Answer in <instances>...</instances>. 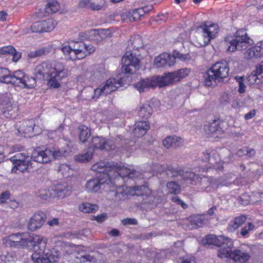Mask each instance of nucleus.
<instances>
[{
	"label": "nucleus",
	"instance_id": "f257e3e1",
	"mask_svg": "<svg viewBox=\"0 0 263 263\" xmlns=\"http://www.w3.org/2000/svg\"><path fill=\"white\" fill-rule=\"evenodd\" d=\"M210 238L212 239L211 242L219 247L217 255L220 258H230L234 263H246L251 257V248L248 246H241L239 249L232 251L233 242L230 238L222 235L207 236V239Z\"/></svg>",
	"mask_w": 263,
	"mask_h": 263
},
{
	"label": "nucleus",
	"instance_id": "f03ea898",
	"mask_svg": "<svg viewBox=\"0 0 263 263\" xmlns=\"http://www.w3.org/2000/svg\"><path fill=\"white\" fill-rule=\"evenodd\" d=\"M68 73V69L60 62H43L34 69L36 79L47 80L48 85L52 88H59L60 82L67 77Z\"/></svg>",
	"mask_w": 263,
	"mask_h": 263
},
{
	"label": "nucleus",
	"instance_id": "7ed1b4c3",
	"mask_svg": "<svg viewBox=\"0 0 263 263\" xmlns=\"http://www.w3.org/2000/svg\"><path fill=\"white\" fill-rule=\"evenodd\" d=\"M91 170L98 173L106 172V176L111 184H114V180L119 178L128 177L133 178L137 176V172L127 167L115 165L113 162L101 161L92 165Z\"/></svg>",
	"mask_w": 263,
	"mask_h": 263
},
{
	"label": "nucleus",
	"instance_id": "20e7f679",
	"mask_svg": "<svg viewBox=\"0 0 263 263\" xmlns=\"http://www.w3.org/2000/svg\"><path fill=\"white\" fill-rule=\"evenodd\" d=\"M114 193L115 200L117 201L126 200L131 196H137L144 197L145 203L156 204L158 202L156 196L152 194V191L146 185L120 186L116 189Z\"/></svg>",
	"mask_w": 263,
	"mask_h": 263
},
{
	"label": "nucleus",
	"instance_id": "39448f33",
	"mask_svg": "<svg viewBox=\"0 0 263 263\" xmlns=\"http://www.w3.org/2000/svg\"><path fill=\"white\" fill-rule=\"evenodd\" d=\"M0 82L10 83L22 88H32L36 85V80L32 77L25 74L21 70L11 74L7 68L0 67Z\"/></svg>",
	"mask_w": 263,
	"mask_h": 263
},
{
	"label": "nucleus",
	"instance_id": "423d86ee",
	"mask_svg": "<svg viewBox=\"0 0 263 263\" xmlns=\"http://www.w3.org/2000/svg\"><path fill=\"white\" fill-rule=\"evenodd\" d=\"M61 50L67 59L74 61L84 58L93 52L95 48L82 41H71L68 45L62 47Z\"/></svg>",
	"mask_w": 263,
	"mask_h": 263
},
{
	"label": "nucleus",
	"instance_id": "0eeeda50",
	"mask_svg": "<svg viewBox=\"0 0 263 263\" xmlns=\"http://www.w3.org/2000/svg\"><path fill=\"white\" fill-rule=\"evenodd\" d=\"M229 67L225 61L216 62L207 71L204 76V84L208 86H215L217 81L219 82L228 77Z\"/></svg>",
	"mask_w": 263,
	"mask_h": 263
},
{
	"label": "nucleus",
	"instance_id": "6e6552de",
	"mask_svg": "<svg viewBox=\"0 0 263 263\" xmlns=\"http://www.w3.org/2000/svg\"><path fill=\"white\" fill-rule=\"evenodd\" d=\"M219 30V26L216 24H205L197 32L196 37L197 44L201 47L206 46L211 40L217 36Z\"/></svg>",
	"mask_w": 263,
	"mask_h": 263
},
{
	"label": "nucleus",
	"instance_id": "1a4fd4ad",
	"mask_svg": "<svg viewBox=\"0 0 263 263\" xmlns=\"http://www.w3.org/2000/svg\"><path fill=\"white\" fill-rule=\"evenodd\" d=\"M229 44L228 51L232 52L247 49L253 44V41L248 35L246 31L242 29L236 32L235 39L230 41Z\"/></svg>",
	"mask_w": 263,
	"mask_h": 263
},
{
	"label": "nucleus",
	"instance_id": "9d476101",
	"mask_svg": "<svg viewBox=\"0 0 263 263\" xmlns=\"http://www.w3.org/2000/svg\"><path fill=\"white\" fill-rule=\"evenodd\" d=\"M66 151L57 148H46L44 151H34L32 159L34 162L47 163L53 159H58L64 156Z\"/></svg>",
	"mask_w": 263,
	"mask_h": 263
},
{
	"label": "nucleus",
	"instance_id": "9b49d317",
	"mask_svg": "<svg viewBox=\"0 0 263 263\" xmlns=\"http://www.w3.org/2000/svg\"><path fill=\"white\" fill-rule=\"evenodd\" d=\"M140 60L130 52H126L122 58V69L125 74L135 73L139 68Z\"/></svg>",
	"mask_w": 263,
	"mask_h": 263
},
{
	"label": "nucleus",
	"instance_id": "f8f14e48",
	"mask_svg": "<svg viewBox=\"0 0 263 263\" xmlns=\"http://www.w3.org/2000/svg\"><path fill=\"white\" fill-rule=\"evenodd\" d=\"M122 86L120 79H109L103 86L100 85L99 88L93 90L92 99H97L101 95H107L114 91Z\"/></svg>",
	"mask_w": 263,
	"mask_h": 263
},
{
	"label": "nucleus",
	"instance_id": "ddd939ff",
	"mask_svg": "<svg viewBox=\"0 0 263 263\" xmlns=\"http://www.w3.org/2000/svg\"><path fill=\"white\" fill-rule=\"evenodd\" d=\"M102 176L92 178L87 181L85 187L87 191L90 193H96L102 189L105 184H108L110 182L106 176V172L101 173Z\"/></svg>",
	"mask_w": 263,
	"mask_h": 263
},
{
	"label": "nucleus",
	"instance_id": "4468645a",
	"mask_svg": "<svg viewBox=\"0 0 263 263\" xmlns=\"http://www.w3.org/2000/svg\"><path fill=\"white\" fill-rule=\"evenodd\" d=\"M36 259L34 258V252L31 258L34 263H54L59 258V253L54 250L45 249L40 251Z\"/></svg>",
	"mask_w": 263,
	"mask_h": 263
},
{
	"label": "nucleus",
	"instance_id": "2eb2a0df",
	"mask_svg": "<svg viewBox=\"0 0 263 263\" xmlns=\"http://www.w3.org/2000/svg\"><path fill=\"white\" fill-rule=\"evenodd\" d=\"M7 246L20 247L28 245L29 241L27 233L13 234L5 238Z\"/></svg>",
	"mask_w": 263,
	"mask_h": 263
},
{
	"label": "nucleus",
	"instance_id": "dca6fc26",
	"mask_svg": "<svg viewBox=\"0 0 263 263\" xmlns=\"http://www.w3.org/2000/svg\"><path fill=\"white\" fill-rule=\"evenodd\" d=\"M196 177H197L194 178V183L192 184L197 185L201 191L209 192L212 188L217 187L219 186L216 179L213 180L211 178L205 176L200 177L197 175H196Z\"/></svg>",
	"mask_w": 263,
	"mask_h": 263
},
{
	"label": "nucleus",
	"instance_id": "f3484780",
	"mask_svg": "<svg viewBox=\"0 0 263 263\" xmlns=\"http://www.w3.org/2000/svg\"><path fill=\"white\" fill-rule=\"evenodd\" d=\"M166 175L172 177H181L189 183H194V178L196 177L194 173L184 171L179 167H169L166 170Z\"/></svg>",
	"mask_w": 263,
	"mask_h": 263
},
{
	"label": "nucleus",
	"instance_id": "a211bd4d",
	"mask_svg": "<svg viewBox=\"0 0 263 263\" xmlns=\"http://www.w3.org/2000/svg\"><path fill=\"white\" fill-rule=\"evenodd\" d=\"M89 147L93 148V152L95 149H105L109 151L115 148L114 141L110 140H105L99 137H92Z\"/></svg>",
	"mask_w": 263,
	"mask_h": 263
},
{
	"label": "nucleus",
	"instance_id": "6ab92c4d",
	"mask_svg": "<svg viewBox=\"0 0 263 263\" xmlns=\"http://www.w3.org/2000/svg\"><path fill=\"white\" fill-rule=\"evenodd\" d=\"M29 242H30L32 245L34 252V258L36 259L39 256L38 254L40 251L46 249L47 240L42 236L35 235L29 239Z\"/></svg>",
	"mask_w": 263,
	"mask_h": 263
},
{
	"label": "nucleus",
	"instance_id": "aec40b11",
	"mask_svg": "<svg viewBox=\"0 0 263 263\" xmlns=\"http://www.w3.org/2000/svg\"><path fill=\"white\" fill-rule=\"evenodd\" d=\"M175 63V57L167 53L160 54L154 61V65L157 68L171 67Z\"/></svg>",
	"mask_w": 263,
	"mask_h": 263
},
{
	"label": "nucleus",
	"instance_id": "412c9836",
	"mask_svg": "<svg viewBox=\"0 0 263 263\" xmlns=\"http://www.w3.org/2000/svg\"><path fill=\"white\" fill-rule=\"evenodd\" d=\"M140 93L146 91L150 88L158 86L156 77L142 79L134 85Z\"/></svg>",
	"mask_w": 263,
	"mask_h": 263
},
{
	"label": "nucleus",
	"instance_id": "4be33fe9",
	"mask_svg": "<svg viewBox=\"0 0 263 263\" xmlns=\"http://www.w3.org/2000/svg\"><path fill=\"white\" fill-rule=\"evenodd\" d=\"M34 121L33 119L24 120L18 126L17 130L19 134L24 137H30L36 129Z\"/></svg>",
	"mask_w": 263,
	"mask_h": 263
},
{
	"label": "nucleus",
	"instance_id": "5701e85b",
	"mask_svg": "<svg viewBox=\"0 0 263 263\" xmlns=\"http://www.w3.org/2000/svg\"><path fill=\"white\" fill-rule=\"evenodd\" d=\"M45 219L46 215L44 212H40L34 214L28 222V229L33 231L40 228L45 222Z\"/></svg>",
	"mask_w": 263,
	"mask_h": 263
},
{
	"label": "nucleus",
	"instance_id": "b1692460",
	"mask_svg": "<svg viewBox=\"0 0 263 263\" xmlns=\"http://www.w3.org/2000/svg\"><path fill=\"white\" fill-rule=\"evenodd\" d=\"M145 10L143 8L130 10L127 13H123L121 15V18L124 20L129 22H134L138 21L141 17L145 14Z\"/></svg>",
	"mask_w": 263,
	"mask_h": 263
},
{
	"label": "nucleus",
	"instance_id": "393cba45",
	"mask_svg": "<svg viewBox=\"0 0 263 263\" xmlns=\"http://www.w3.org/2000/svg\"><path fill=\"white\" fill-rule=\"evenodd\" d=\"M157 85L159 87H162L177 82L174 72H168L162 77L155 76Z\"/></svg>",
	"mask_w": 263,
	"mask_h": 263
},
{
	"label": "nucleus",
	"instance_id": "a878e982",
	"mask_svg": "<svg viewBox=\"0 0 263 263\" xmlns=\"http://www.w3.org/2000/svg\"><path fill=\"white\" fill-rule=\"evenodd\" d=\"M31 159L34 161L32 159V156L31 157H27L25 160L20 161V163L15 162V164H13V167L12 168V172L17 173V171H18L19 172L23 173L27 171L28 169L33 167L32 166L33 163L31 160Z\"/></svg>",
	"mask_w": 263,
	"mask_h": 263
},
{
	"label": "nucleus",
	"instance_id": "bb28decb",
	"mask_svg": "<svg viewBox=\"0 0 263 263\" xmlns=\"http://www.w3.org/2000/svg\"><path fill=\"white\" fill-rule=\"evenodd\" d=\"M149 128V123L145 121L137 122L135 125L133 133L139 138L144 136Z\"/></svg>",
	"mask_w": 263,
	"mask_h": 263
},
{
	"label": "nucleus",
	"instance_id": "cd10ccee",
	"mask_svg": "<svg viewBox=\"0 0 263 263\" xmlns=\"http://www.w3.org/2000/svg\"><path fill=\"white\" fill-rule=\"evenodd\" d=\"M106 258L105 256L100 253H98L95 256L89 254H85L81 257V261H89L91 263H105Z\"/></svg>",
	"mask_w": 263,
	"mask_h": 263
},
{
	"label": "nucleus",
	"instance_id": "c85d7f7f",
	"mask_svg": "<svg viewBox=\"0 0 263 263\" xmlns=\"http://www.w3.org/2000/svg\"><path fill=\"white\" fill-rule=\"evenodd\" d=\"M202 161L209 162L211 166L214 167L220 161V158L219 155L215 151H212L210 153L206 152L203 153Z\"/></svg>",
	"mask_w": 263,
	"mask_h": 263
},
{
	"label": "nucleus",
	"instance_id": "c756f323",
	"mask_svg": "<svg viewBox=\"0 0 263 263\" xmlns=\"http://www.w3.org/2000/svg\"><path fill=\"white\" fill-rule=\"evenodd\" d=\"M263 78V61L256 66V70L253 71L248 77V80L251 83H255L257 79Z\"/></svg>",
	"mask_w": 263,
	"mask_h": 263
},
{
	"label": "nucleus",
	"instance_id": "7c9ffc66",
	"mask_svg": "<svg viewBox=\"0 0 263 263\" xmlns=\"http://www.w3.org/2000/svg\"><path fill=\"white\" fill-rule=\"evenodd\" d=\"M190 222L191 229L202 227L205 224L204 215H195L191 217Z\"/></svg>",
	"mask_w": 263,
	"mask_h": 263
},
{
	"label": "nucleus",
	"instance_id": "2f4dec72",
	"mask_svg": "<svg viewBox=\"0 0 263 263\" xmlns=\"http://www.w3.org/2000/svg\"><path fill=\"white\" fill-rule=\"evenodd\" d=\"M93 154V148L88 147L86 153L75 156L74 159L77 162L86 163L91 160Z\"/></svg>",
	"mask_w": 263,
	"mask_h": 263
},
{
	"label": "nucleus",
	"instance_id": "473e14b6",
	"mask_svg": "<svg viewBox=\"0 0 263 263\" xmlns=\"http://www.w3.org/2000/svg\"><path fill=\"white\" fill-rule=\"evenodd\" d=\"M78 129L80 141L83 143L86 142L91 135L90 129L85 125H80Z\"/></svg>",
	"mask_w": 263,
	"mask_h": 263
},
{
	"label": "nucleus",
	"instance_id": "72a5a7b5",
	"mask_svg": "<svg viewBox=\"0 0 263 263\" xmlns=\"http://www.w3.org/2000/svg\"><path fill=\"white\" fill-rule=\"evenodd\" d=\"M79 209L80 211L84 213H94L98 210V206L96 204H92L88 202H84L79 205Z\"/></svg>",
	"mask_w": 263,
	"mask_h": 263
},
{
	"label": "nucleus",
	"instance_id": "f704fd0d",
	"mask_svg": "<svg viewBox=\"0 0 263 263\" xmlns=\"http://www.w3.org/2000/svg\"><path fill=\"white\" fill-rule=\"evenodd\" d=\"M55 191L58 197L61 198H63L70 194V191L66 184L58 185Z\"/></svg>",
	"mask_w": 263,
	"mask_h": 263
},
{
	"label": "nucleus",
	"instance_id": "c9c22d12",
	"mask_svg": "<svg viewBox=\"0 0 263 263\" xmlns=\"http://www.w3.org/2000/svg\"><path fill=\"white\" fill-rule=\"evenodd\" d=\"M152 107L147 104L142 105L138 110V115L142 118L147 119L151 115Z\"/></svg>",
	"mask_w": 263,
	"mask_h": 263
},
{
	"label": "nucleus",
	"instance_id": "e433bc0d",
	"mask_svg": "<svg viewBox=\"0 0 263 263\" xmlns=\"http://www.w3.org/2000/svg\"><path fill=\"white\" fill-rule=\"evenodd\" d=\"M49 51L47 47H44L40 49H35L30 51L28 53V56L31 59H34L37 57H41L44 54L49 53Z\"/></svg>",
	"mask_w": 263,
	"mask_h": 263
},
{
	"label": "nucleus",
	"instance_id": "4c0bfd02",
	"mask_svg": "<svg viewBox=\"0 0 263 263\" xmlns=\"http://www.w3.org/2000/svg\"><path fill=\"white\" fill-rule=\"evenodd\" d=\"M44 32L51 31L57 25L56 21L52 18L42 21Z\"/></svg>",
	"mask_w": 263,
	"mask_h": 263
},
{
	"label": "nucleus",
	"instance_id": "58836bf2",
	"mask_svg": "<svg viewBox=\"0 0 263 263\" xmlns=\"http://www.w3.org/2000/svg\"><path fill=\"white\" fill-rule=\"evenodd\" d=\"M86 34L85 37L90 40H95L97 42L102 41L101 39H100V35H99L98 30L92 29L86 31L83 33Z\"/></svg>",
	"mask_w": 263,
	"mask_h": 263
},
{
	"label": "nucleus",
	"instance_id": "ea45409f",
	"mask_svg": "<svg viewBox=\"0 0 263 263\" xmlns=\"http://www.w3.org/2000/svg\"><path fill=\"white\" fill-rule=\"evenodd\" d=\"M246 217L244 215L236 217L233 221H231L229 226L233 229H236L241 226L246 221Z\"/></svg>",
	"mask_w": 263,
	"mask_h": 263
},
{
	"label": "nucleus",
	"instance_id": "a19ab883",
	"mask_svg": "<svg viewBox=\"0 0 263 263\" xmlns=\"http://www.w3.org/2000/svg\"><path fill=\"white\" fill-rule=\"evenodd\" d=\"M255 151L253 148L248 147H244L239 149L237 151L236 155L239 157H242L243 155H247L250 157H252L255 156Z\"/></svg>",
	"mask_w": 263,
	"mask_h": 263
},
{
	"label": "nucleus",
	"instance_id": "79ce46f5",
	"mask_svg": "<svg viewBox=\"0 0 263 263\" xmlns=\"http://www.w3.org/2000/svg\"><path fill=\"white\" fill-rule=\"evenodd\" d=\"M60 9V5L59 3L53 0L49 2L47 5L45 10L48 13H53L57 12Z\"/></svg>",
	"mask_w": 263,
	"mask_h": 263
},
{
	"label": "nucleus",
	"instance_id": "37998d69",
	"mask_svg": "<svg viewBox=\"0 0 263 263\" xmlns=\"http://www.w3.org/2000/svg\"><path fill=\"white\" fill-rule=\"evenodd\" d=\"M58 171L64 177H68L72 174L73 171L69 165L62 164L60 165Z\"/></svg>",
	"mask_w": 263,
	"mask_h": 263
},
{
	"label": "nucleus",
	"instance_id": "c03bdc74",
	"mask_svg": "<svg viewBox=\"0 0 263 263\" xmlns=\"http://www.w3.org/2000/svg\"><path fill=\"white\" fill-rule=\"evenodd\" d=\"M166 187L171 194H178L180 192V186L175 181H171L167 183Z\"/></svg>",
	"mask_w": 263,
	"mask_h": 263
},
{
	"label": "nucleus",
	"instance_id": "a18cd8bd",
	"mask_svg": "<svg viewBox=\"0 0 263 263\" xmlns=\"http://www.w3.org/2000/svg\"><path fill=\"white\" fill-rule=\"evenodd\" d=\"M190 72V70L188 68L180 69L177 71H174L176 77V80H177V82L179 81L181 79L187 76Z\"/></svg>",
	"mask_w": 263,
	"mask_h": 263
},
{
	"label": "nucleus",
	"instance_id": "49530a36",
	"mask_svg": "<svg viewBox=\"0 0 263 263\" xmlns=\"http://www.w3.org/2000/svg\"><path fill=\"white\" fill-rule=\"evenodd\" d=\"M254 226L251 222L241 228L240 234L243 237H248L250 232L254 230Z\"/></svg>",
	"mask_w": 263,
	"mask_h": 263
},
{
	"label": "nucleus",
	"instance_id": "de8ad7c7",
	"mask_svg": "<svg viewBox=\"0 0 263 263\" xmlns=\"http://www.w3.org/2000/svg\"><path fill=\"white\" fill-rule=\"evenodd\" d=\"M27 157L30 156L25 154V153H18L15 155L14 156L11 157L10 160L13 164H15V162L20 163V161L25 160Z\"/></svg>",
	"mask_w": 263,
	"mask_h": 263
},
{
	"label": "nucleus",
	"instance_id": "09e8293b",
	"mask_svg": "<svg viewBox=\"0 0 263 263\" xmlns=\"http://www.w3.org/2000/svg\"><path fill=\"white\" fill-rule=\"evenodd\" d=\"M209 131L213 137H218L221 133V128L218 125L211 124L209 126Z\"/></svg>",
	"mask_w": 263,
	"mask_h": 263
},
{
	"label": "nucleus",
	"instance_id": "8fccbe9b",
	"mask_svg": "<svg viewBox=\"0 0 263 263\" xmlns=\"http://www.w3.org/2000/svg\"><path fill=\"white\" fill-rule=\"evenodd\" d=\"M42 21H39L33 23L30 27L32 32H44Z\"/></svg>",
	"mask_w": 263,
	"mask_h": 263
},
{
	"label": "nucleus",
	"instance_id": "3c124183",
	"mask_svg": "<svg viewBox=\"0 0 263 263\" xmlns=\"http://www.w3.org/2000/svg\"><path fill=\"white\" fill-rule=\"evenodd\" d=\"M132 44L133 46V48L137 49H139L143 47L142 39L139 35L135 36L133 38Z\"/></svg>",
	"mask_w": 263,
	"mask_h": 263
},
{
	"label": "nucleus",
	"instance_id": "603ef678",
	"mask_svg": "<svg viewBox=\"0 0 263 263\" xmlns=\"http://www.w3.org/2000/svg\"><path fill=\"white\" fill-rule=\"evenodd\" d=\"M172 55L173 57H175V59L176 58H178L179 60H180L181 61H183V62L188 61L191 59V57L189 55V54H182L179 53L178 51H176V50L174 51V54Z\"/></svg>",
	"mask_w": 263,
	"mask_h": 263
},
{
	"label": "nucleus",
	"instance_id": "864d4df0",
	"mask_svg": "<svg viewBox=\"0 0 263 263\" xmlns=\"http://www.w3.org/2000/svg\"><path fill=\"white\" fill-rule=\"evenodd\" d=\"M237 201L242 205H247L250 203V197L247 194H243L239 197Z\"/></svg>",
	"mask_w": 263,
	"mask_h": 263
},
{
	"label": "nucleus",
	"instance_id": "5fc2aeb1",
	"mask_svg": "<svg viewBox=\"0 0 263 263\" xmlns=\"http://www.w3.org/2000/svg\"><path fill=\"white\" fill-rule=\"evenodd\" d=\"M98 32L100 39L101 38L102 41L111 36V31L109 29H100L98 30Z\"/></svg>",
	"mask_w": 263,
	"mask_h": 263
},
{
	"label": "nucleus",
	"instance_id": "6e6d98bb",
	"mask_svg": "<svg viewBox=\"0 0 263 263\" xmlns=\"http://www.w3.org/2000/svg\"><path fill=\"white\" fill-rule=\"evenodd\" d=\"M173 136L166 137L162 141L163 146L167 148L173 146Z\"/></svg>",
	"mask_w": 263,
	"mask_h": 263
},
{
	"label": "nucleus",
	"instance_id": "4d7b16f0",
	"mask_svg": "<svg viewBox=\"0 0 263 263\" xmlns=\"http://www.w3.org/2000/svg\"><path fill=\"white\" fill-rule=\"evenodd\" d=\"M14 51H15V48L11 46L3 47L0 49V53L2 54H11L12 52H14Z\"/></svg>",
	"mask_w": 263,
	"mask_h": 263
},
{
	"label": "nucleus",
	"instance_id": "13d9d810",
	"mask_svg": "<svg viewBox=\"0 0 263 263\" xmlns=\"http://www.w3.org/2000/svg\"><path fill=\"white\" fill-rule=\"evenodd\" d=\"M181 263H196L195 257L191 255H186L181 258Z\"/></svg>",
	"mask_w": 263,
	"mask_h": 263
},
{
	"label": "nucleus",
	"instance_id": "bf43d9fd",
	"mask_svg": "<svg viewBox=\"0 0 263 263\" xmlns=\"http://www.w3.org/2000/svg\"><path fill=\"white\" fill-rule=\"evenodd\" d=\"M123 225H137L138 224L137 220L135 218H125L122 221Z\"/></svg>",
	"mask_w": 263,
	"mask_h": 263
},
{
	"label": "nucleus",
	"instance_id": "052dcab7",
	"mask_svg": "<svg viewBox=\"0 0 263 263\" xmlns=\"http://www.w3.org/2000/svg\"><path fill=\"white\" fill-rule=\"evenodd\" d=\"M239 84L238 92L240 93H242L245 91V85L243 83V79L242 77L236 78Z\"/></svg>",
	"mask_w": 263,
	"mask_h": 263
},
{
	"label": "nucleus",
	"instance_id": "680f3d73",
	"mask_svg": "<svg viewBox=\"0 0 263 263\" xmlns=\"http://www.w3.org/2000/svg\"><path fill=\"white\" fill-rule=\"evenodd\" d=\"M173 136V146L175 147H178L180 146L183 143L182 139L179 137H177L175 136Z\"/></svg>",
	"mask_w": 263,
	"mask_h": 263
},
{
	"label": "nucleus",
	"instance_id": "e2e57ef3",
	"mask_svg": "<svg viewBox=\"0 0 263 263\" xmlns=\"http://www.w3.org/2000/svg\"><path fill=\"white\" fill-rule=\"evenodd\" d=\"M172 200L178 204L180 205L183 209H186L187 207V204L177 196L172 197Z\"/></svg>",
	"mask_w": 263,
	"mask_h": 263
},
{
	"label": "nucleus",
	"instance_id": "0e129e2a",
	"mask_svg": "<svg viewBox=\"0 0 263 263\" xmlns=\"http://www.w3.org/2000/svg\"><path fill=\"white\" fill-rule=\"evenodd\" d=\"M247 50L245 53V57L248 59H252L254 57H255V53H254L253 48L249 47L247 49Z\"/></svg>",
	"mask_w": 263,
	"mask_h": 263
},
{
	"label": "nucleus",
	"instance_id": "69168bd1",
	"mask_svg": "<svg viewBox=\"0 0 263 263\" xmlns=\"http://www.w3.org/2000/svg\"><path fill=\"white\" fill-rule=\"evenodd\" d=\"M102 5L91 1L89 8L93 11H99L102 9Z\"/></svg>",
	"mask_w": 263,
	"mask_h": 263
},
{
	"label": "nucleus",
	"instance_id": "338daca9",
	"mask_svg": "<svg viewBox=\"0 0 263 263\" xmlns=\"http://www.w3.org/2000/svg\"><path fill=\"white\" fill-rule=\"evenodd\" d=\"M253 48L255 53V58H259L263 55V48H261L260 46H254Z\"/></svg>",
	"mask_w": 263,
	"mask_h": 263
},
{
	"label": "nucleus",
	"instance_id": "774afa93",
	"mask_svg": "<svg viewBox=\"0 0 263 263\" xmlns=\"http://www.w3.org/2000/svg\"><path fill=\"white\" fill-rule=\"evenodd\" d=\"M10 194L8 192H5L1 194L0 195V203H3L9 198Z\"/></svg>",
	"mask_w": 263,
	"mask_h": 263
}]
</instances>
